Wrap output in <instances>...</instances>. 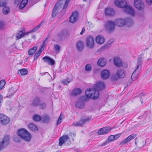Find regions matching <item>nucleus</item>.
<instances>
[{
	"label": "nucleus",
	"mask_w": 152,
	"mask_h": 152,
	"mask_svg": "<svg viewBox=\"0 0 152 152\" xmlns=\"http://www.w3.org/2000/svg\"><path fill=\"white\" fill-rule=\"evenodd\" d=\"M115 4L119 7L124 8V11L130 15L134 16L135 12L134 9L130 6L127 5V2L124 0L120 1L119 0H116L114 1Z\"/></svg>",
	"instance_id": "nucleus-1"
},
{
	"label": "nucleus",
	"mask_w": 152,
	"mask_h": 152,
	"mask_svg": "<svg viewBox=\"0 0 152 152\" xmlns=\"http://www.w3.org/2000/svg\"><path fill=\"white\" fill-rule=\"evenodd\" d=\"M91 91V88L88 89L85 91V95L86 96H82L80 99L83 101H86L88 100V98L93 99H97L99 96V93L96 90L93 91Z\"/></svg>",
	"instance_id": "nucleus-2"
},
{
	"label": "nucleus",
	"mask_w": 152,
	"mask_h": 152,
	"mask_svg": "<svg viewBox=\"0 0 152 152\" xmlns=\"http://www.w3.org/2000/svg\"><path fill=\"white\" fill-rule=\"evenodd\" d=\"M70 0H66L64 1V0H59L55 5L54 8L52 11V16L53 17H55L56 14V11L58 9H60L63 6V9L64 10L67 7L68 5Z\"/></svg>",
	"instance_id": "nucleus-3"
},
{
	"label": "nucleus",
	"mask_w": 152,
	"mask_h": 152,
	"mask_svg": "<svg viewBox=\"0 0 152 152\" xmlns=\"http://www.w3.org/2000/svg\"><path fill=\"white\" fill-rule=\"evenodd\" d=\"M114 22L115 25L119 27L122 26L126 23L129 26H131L133 23V20L130 18L126 19L121 18L116 19L115 20Z\"/></svg>",
	"instance_id": "nucleus-4"
},
{
	"label": "nucleus",
	"mask_w": 152,
	"mask_h": 152,
	"mask_svg": "<svg viewBox=\"0 0 152 152\" xmlns=\"http://www.w3.org/2000/svg\"><path fill=\"white\" fill-rule=\"evenodd\" d=\"M17 134L22 139L27 141H29L31 139V135L29 132L25 129H18Z\"/></svg>",
	"instance_id": "nucleus-5"
},
{
	"label": "nucleus",
	"mask_w": 152,
	"mask_h": 152,
	"mask_svg": "<svg viewBox=\"0 0 152 152\" xmlns=\"http://www.w3.org/2000/svg\"><path fill=\"white\" fill-rule=\"evenodd\" d=\"M142 58L139 57L138 58L137 61V67L135 68L134 72H133L131 76L132 79V80H134L138 78V73H136V72L138 70V72H140L141 69V65L142 64Z\"/></svg>",
	"instance_id": "nucleus-6"
},
{
	"label": "nucleus",
	"mask_w": 152,
	"mask_h": 152,
	"mask_svg": "<svg viewBox=\"0 0 152 152\" xmlns=\"http://www.w3.org/2000/svg\"><path fill=\"white\" fill-rule=\"evenodd\" d=\"M115 25L114 22L111 20H109L106 22L104 26L106 30L110 32H111L114 30Z\"/></svg>",
	"instance_id": "nucleus-7"
},
{
	"label": "nucleus",
	"mask_w": 152,
	"mask_h": 152,
	"mask_svg": "<svg viewBox=\"0 0 152 152\" xmlns=\"http://www.w3.org/2000/svg\"><path fill=\"white\" fill-rule=\"evenodd\" d=\"M10 138L9 135L6 136L3 138L2 141L0 142V151L8 145Z\"/></svg>",
	"instance_id": "nucleus-8"
},
{
	"label": "nucleus",
	"mask_w": 152,
	"mask_h": 152,
	"mask_svg": "<svg viewBox=\"0 0 152 152\" xmlns=\"http://www.w3.org/2000/svg\"><path fill=\"white\" fill-rule=\"evenodd\" d=\"M114 63L116 66L118 67L123 66L126 68L127 67V64L126 63H122L121 59L118 57H115L114 58Z\"/></svg>",
	"instance_id": "nucleus-9"
},
{
	"label": "nucleus",
	"mask_w": 152,
	"mask_h": 152,
	"mask_svg": "<svg viewBox=\"0 0 152 152\" xmlns=\"http://www.w3.org/2000/svg\"><path fill=\"white\" fill-rule=\"evenodd\" d=\"M134 6L138 10H142L144 8V4L143 2L141 0H134Z\"/></svg>",
	"instance_id": "nucleus-10"
},
{
	"label": "nucleus",
	"mask_w": 152,
	"mask_h": 152,
	"mask_svg": "<svg viewBox=\"0 0 152 152\" xmlns=\"http://www.w3.org/2000/svg\"><path fill=\"white\" fill-rule=\"evenodd\" d=\"M86 46L89 48H92L94 46V39L91 36H89L86 38Z\"/></svg>",
	"instance_id": "nucleus-11"
},
{
	"label": "nucleus",
	"mask_w": 152,
	"mask_h": 152,
	"mask_svg": "<svg viewBox=\"0 0 152 152\" xmlns=\"http://www.w3.org/2000/svg\"><path fill=\"white\" fill-rule=\"evenodd\" d=\"M10 121L9 117L3 114H0V122L3 125L8 124Z\"/></svg>",
	"instance_id": "nucleus-12"
},
{
	"label": "nucleus",
	"mask_w": 152,
	"mask_h": 152,
	"mask_svg": "<svg viewBox=\"0 0 152 152\" xmlns=\"http://www.w3.org/2000/svg\"><path fill=\"white\" fill-rule=\"evenodd\" d=\"M112 129L109 127H105L100 129L98 132L99 135L105 134L110 131Z\"/></svg>",
	"instance_id": "nucleus-13"
},
{
	"label": "nucleus",
	"mask_w": 152,
	"mask_h": 152,
	"mask_svg": "<svg viewBox=\"0 0 152 152\" xmlns=\"http://www.w3.org/2000/svg\"><path fill=\"white\" fill-rule=\"evenodd\" d=\"M104 87L105 85L103 83L99 82L96 84L95 86V89L94 88H91V89L92 91H94V90H96L99 92V91H100L102 90L104 88Z\"/></svg>",
	"instance_id": "nucleus-14"
},
{
	"label": "nucleus",
	"mask_w": 152,
	"mask_h": 152,
	"mask_svg": "<svg viewBox=\"0 0 152 152\" xmlns=\"http://www.w3.org/2000/svg\"><path fill=\"white\" fill-rule=\"evenodd\" d=\"M136 136L137 134H132L130 135L125 139L123 140L120 144L119 145H124L127 143L133 140Z\"/></svg>",
	"instance_id": "nucleus-15"
},
{
	"label": "nucleus",
	"mask_w": 152,
	"mask_h": 152,
	"mask_svg": "<svg viewBox=\"0 0 152 152\" xmlns=\"http://www.w3.org/2000/svg\"><path fill=\"white\" fill-rule=\"evenodd\" d=\"M68 35V31L67 30H64L58 34L57 35L58 40L60 41H62Z\"/></svg>",
	"instance_id": "nucleus-16"
},
{
	"label": "nucleus",
	"mask_w": 152,
	"mask_h": 152,
	"mask_svg": "<svg viewBox=\"0 0 152 152\" xmlns=\"http://www.w3.org/2000/svg\"><path fill=\"white\" fill-rule=\"evenodd\" d=\"M116 75L118 78H123L126 76V72L123 69L119 68L116 72Z\"/></svg>",
	"instance_id": "nucleus-17"
},
{
	"label": "nucleus",
	"mask_w": 152,
	"mask_h": 152,
	"mask_svg": "<svg viewBox=\"0 0 152 152\" xmlns=\"http://www.w3.org/2000/svg\"><path fill=\"white\" fill-rule=\"evenodd\" d=\"M110 71L107 69L103 70L101 74L102 78V79H107L109 78L110 76Z\"/></svg>",
	"instance_id": "nucleus-18"
},
{
	"label": "nucleus",
	"mask_w": 152,
	"mask_h": 152,
	"mask_svg": "<svg viewBox=\"0 0 152 152\" xmlns=\"http://www.w3.org/2000/svg\"><path fill=\"white\" fill-rule=\"evenodd\" d=\"M69 138L68 135H65L61 137L59 139V145L61 146L64 143L68 140H69Z\"/></svg>",
	"instance_id": "nucleus-19"
},
{
	"label": "nucleus",
	"mask_w": 152,
	"mask_h": 152,
	"mask_svg": "<svg viewBox=\"0 0 152 152\" xmlns=\"http://www.w3.org/2000/svg\"><path fill=\"white\" fill-rule=\"evenodd\" d=\"M78 14L77 12H74L69 18V21L72 23L76 22L78 19Z\"/></svg>",
	"instance_id": "nucleus-20"
},
{
	"label": "nucleus",
	"mask_w": 152,
	"mask_h": 152,
	"mask_svg": "<svg viewBox=\"0 0 152 152\" xmlns=\"http://www.w3.org/2000/svg\"><path fill=\"white\" fill-rule=\"evenodd\" d=\"M42 60L45 62L50 65H53L55 63V61L53 59L48 56H45L43 57L42 58Z\"/></svg>",
	"instance_id": "nucleus-21"
},
{
	"label": "nucleus",
	"mask_w": 152,
	"mask_h": 152,
	"mask_svg": "<svg viewBox=\"0 0 152 152\" xmlns=\"http://www.w3.org/2000/svg\"><path fill=\"white\" fill-rule=\"evenodd\" d=\"M91 116L88 117L83 116H82L80 120L83 126L85 124L88 123L91 120Z\"/></svg>",
	"instance_id": "nucleus-22"
},
{
	"label": "nucleus",
	"mask_w": 152,
	"mask_h": 152,
	"mask_svg": "<svg viewBox=\"0 0 152 152\" xmlns=\"http://www.w3.org/2000/svg\"><path fill=\"white\" fill-rule=\"evenodd\" d=\"M106 15L109 16H113L114 15L115 12L114 10L109 8H106L105 10Z\"/></svg>",
	"instance_id": "nucleus-23"
},
{
	"label": "nucleus",
	"mask_w": 152,
	"mask_h": 152,
	"mask_svg": "<svg viewBox=\"0 0 152 152\" xmlns=\"http://www.w3.org/2000/svg\"><path fill=\"white\" fill-rule=\"evenodd\" d=\"M97 64L100 66H104L106 64V60L104 58L101 57L99 59Z\"/></svg>",
	"instance_id": "nucleus-24"
},
{
	"label": "nucleus",
	"mask_w": 152,
	"mask_h": 152,
	"mask_svg": "<svg viewBox=\"0 0 152 152\" xmlns=\"http://www.w3.org/2000/svg\"><path fill=\"white\" fill-rule=\"evenodd\" d=\"M17 91V89L14 90V88L12 87L9 89L7 94V97L10 98L12 97Z\"/></svg>",
	"instance_id": "nucleus-25"
},
{
	"label": "nucleus",
	"mask_w": 152,
	"mask_h": 152,
	"mask_svg": "<svg viewBox=\"0 0 152 152\" xmlns=\"http://www.w3.org/2000/svg\"><path fill=\"white\" fill-rule=\"evenodd\" d=\"M40 103V100L39 98L36 97L33 99L31 105L32 106L37 107L38 106Z\"/></svg>",
	"instance_id": "nucleus-26"
},
{
	"label": "nucleus",
	"mask_w": 152,
	"mask_h": 152,
	"mask_svg": "<svg viewBox=\"0 0 152 152\" xmlns=\"http://www.w3.org/2000/svg\"><path fill=\"white\" fill-rule=\"evenodd\" d=\"M29 33V32L26 33L20 30L18 31L16 35V37L17 38V39H18L22 38L25 35H28Z\"/></svg>",
	"instance_id": "nucleus-27"
},
{
	"label": "nucleus",
	"mask_w": 152,
	"mask_h": 152,
	"mask_svg": "<svg viewBox=\"0 0 152 152\" xmlns=\"http://www.w3.org/2000/svg\"><path fill=\"white\" fill-rule=\"evenodd\" d=\"M96 41L99 44H102L104 42V39L103 36L99 35L96 37Z\"/></svg>",
	"instance_id": "nucleus-28"
},
{
	"label": "nucleus",
	"mask_w": 152,
	"mask_h": 152,
	"mask_svg": "<svg viewBox=\"0 0 152 152\" xmlns=\"http://www.w3.org/2000/svg\"><path fill=\"white\" fill-rule=\"evenodd\" d=\"M83 42L80 41H78L76 44V48L77 50L81 51L83 50Z\"/></svg>",
	"instance_id": "nucleus-29"
},
{
	"label": "nucleus",
	"mask_w": 152,
	"mask_h": 152,
	"mask_svg": "<svg viewBox=\"0 0 152 152\" xmlns=\"http://www.w3.org/2000/svg\"><path fill=\"white\" fill-rule=\"evenodd\" d=\"M28 127L31 130L35 132H37L38 130L37 126L33 123L30 124Z\"/></svg>",
	"instance_id": "nucleus-30"
},
{
	"label": "nucleus",
	"mask_w": 152,
	"mask_h": 152,
	"mask_svg": "<svg viewBox=\"0 0 152 152\" xmlns=\"http://www.w3.org/2000/svg\"><path fill=\"white\" fill-rule=\"evenodd\" d=\"M41 120L43 123H48L50 121V119L48 115L45 114L42 116Z\"/></svg>",
	"instance_id": "nucleus-31"
},
{
	"label": "nucleus",
	"mask_w": 152,
	"mask_h": 152,
	"mask_svg": "<svg viewBox=\"0 0 152 152\" xmlns=\"http://www.w3.org/2000/svg\"><path fill=\"white\" fill-rule=\"evenodd\" d=\"M76 107L79 108H83L85 106V104L83 101H78L76 102Z\"/></svg>",
	"instance_id": "nucleus-32"
},
{
	"label": "nucleus",
	"mask_w": 152,
	"mask_h": 152,
	"mask_svg": "<svg viewBox=\"0 0 152 152\" xmlns=\"http://www.w3.org/2000/svg\"><path fill=\"white\" fill-rule=\"evenodd\" d=\"M28 70L27 69L23 68L18 70V74L22 75H27L28 73Z\"/></svg>",
	"instance_id": "nucleus-33"
},
{
	"label": "nucleus",
	"mask_w": 152,
	"mask_h": 152,
	"mask_svg": "<svg viewBox=\"0 0 152 152\" xmlns=\"http://www.w3.org/2000/svg\"><path fill=\"white\" fill-rule=\"evenodd\" d=\"M28 2V0H23L19 6L20 9H23L26 5Z\"/></svg>",
	"instance_id": "nucleus-34"
},
{
	"label": "nucleus",
	"mask_w": 152,
	"mask_h": 152,
	"mask_svg": "<svg viewBox=\"0 0 152 152\" xmlns=\"http://www.w3.org/2000/svg\"><path fill=\"white\" fill-rule=\"evenodd\" d=\"M115 137L113 135H111L109 136L107 140L106 141L104 142L103 144V145H106L108 143H109V142H111L115 140L114 138Z\"/></svg>",
	"instance_id": "nucleus-35"
},
{
	"label": "nucleus",
	"mask_w": 152,
	"mask_h": 152,
	"mask_svg": "<svg viewBox=\"0 0 152 152\" xmlns=\"http://www.w3.org/2000/svg\"><path fill=\"white\" fill-rule=\"evenodd\" d=\"M37 49V47L34 46L28 50V54L32 56L36 51Z\"/></svg>",
	"instance_id": "nucleus-36"
},
{
	"label": "nucleus",
	"mask_w": 152,
	"mask_h": 152,
	"mask_svg": "<svg viewBox=\"0 0 152 152\" xmlns=\"http://www.w3.org/2000/svg\"><path fill=\"white\" fill-rule=\"evenodd\" d=\"M81 93V90L80 88H76L72 92V95L75 96L78 94H80Z\"/></svg>",
	"instance_id": "nucleus-37"
},
{
	"label": "nucleus",
	"mask_w": 152,
	"mask_h": 152,
	"mask_svg": "<svg viewBox=\"0 0 152 152\" xmlns=\"http://www.w3.org/2000/svg\"><path fill=\"white\" fill-rule=\"evenodd\" d=\"M42 118L40 116L35 114L33 116V119L34 121L38 122L42 120Z\"/></svg>",
	"instance_id": "nucleus-38"
},
{
	"label": "nucleus",
	"mask_w": 152,
	"mask_h": 152,
	"mask_svg": "<svg viewBox=\"0 0 152 152\" xmlns=\"http://www.w3.org/2000/svg\"><path fill=\"white\" fill-rule=\"evenodd\" d=\"M80 119L79 121L75 122H74L72 124V125L75 126H81L83 127V124L82 123V121Z\"/></svg>",
	"instance_id": "nucleus-39"
},
{
	"label": "nucleus",
	"mask_w": 152,
	"mask_h": 152,
	"mask_svg": "<svg viewBox=\"0 0 152 152\" xmlns=\"http://www.w3.org/2000/svg\"><path fill=\"white\" fill-rule=\"evenodd\" d=\"M2 12L4 15H7L10 12V8L7 6L4 7L3 9Z\"/></svg>",
	"instance_id": "nucleus-40"
},
{
	"label": "nucleus",
	"mask_w": 152,
	"mask_h": 152,
	"mask_svg": "<svg viewBox=\"0 0 152 152\" xmlns=\"http://www.w3.org/2000/svg\"><path fill=\"white\" fill-rule=\"evenodd\" d=\"M42 51V50L40 49L36 53L34 56V61L37 59L40 56Z\"/></svg>",
	"instance_id": "nucleus-41"
},
{
	"label": "nucleus",
	"mask_w": 152,
	"mask_h": 152,
	"mask_svg": "<svg viewBox=\"0 0 152 152\" xmlns=\"http://www.w3.org/2000/svg\"><path fill=\"white\" fill-rule=\"evenodd\" d=\"M151 115V113L150 111H146L145 112L143 116H144L145 118L148 117V118L150 119V116Z\"/></svg>",
	"instance_id": "nucleus-42"
},
{
	"label": "nucleus",
	"mask_w": 152,
	"mask_h": 152,
	"mask_svg": "<svg viewBox=\"0 0 152 152\" xmlns=\"http://www.w3.org/2000/svg\"><path fill=\"white\" fill-rule=\"evenodd\" d=\"M39 108L41 109H45L47 107L46 104L44 103H40L39 105L38 106Z\"/></svg>",
	"instance_id": "nucleus-43"
},
{
	"label": "nucleus",
	"mask_w": 152,
	"mask_h": 152,
	"mask_svg": "<svg viewBox=\"0 0 152 152\" xmlns=\"http://www.w3.org/2000/svg\"><path fill=\"white\" fill-rule=\"evenodd\" d=\"M72 81V80H69V78H67V79L64 80L62 81V83L64 84L67 85Z\"/></svg>",
	"instance_id": "nucleus-44"
},
{
	"label": "nucleus",
	"mask_w": 152,
	"mask_h": 152,
	"mask_svg": "<svg viewBox=\"0 0 152 152\" xmlns=\"http://www.w3.org/2000/svg\"><path fill=\"white\" fill-rule=\"evenodd\" d=\"M5 80H2L0 81V90H1L5 84Z\"/></svg>",
	"instance_id": "nucleus-45"
},
{
	"label": "nucleus",
	"mask_w": 152,
	"mask_h": 152,
	"mask_svg": "<svg viewBox=\"0 0 152 152\" xmlns=\"http://www.w3.org/2000/svg\"><path fill=\"white\" fill-rule=\"evenodd\" d=\"M42 24V23H40L38 26H37V27H35L34 29L31 31H30L29 32V33H31L32 32H34V31H37V30L41 26V24Z\"/></svg>",
	"instance_id": "nucleus-46"
},
{
	"label": "nucleus",
	"mask_w": 152,
	"mask_h": 152,
	"mask_svg": "<svg viewBox=\"0 0 152 152\" xmlns=\"http://www.w3.org/2000/svg\"><path fill=\"white\" fill-rule=\"evenodd\" d=\"M85 70L87 71H90L91 70V65L87 64L85 66Z\"/></svg>",
	"instance_id": "nucleus-47"
},
{
	"label": "nucleus",
	"mask_w": 152,
	"mask_h": 152,
	"mask_svg": "<svg viewBox=\"0 0 152 152\" xmlns=\"http://www.w3.org/2000/svg\"><path fill=\"white\" fill-rule=\"evenodd\" d=\"M7 3L5 1L0 0V7H2L6 5Z\"/></svg>",
	"instance_id": "nucleus-48"
},
{
	"label": "nucleus",
	"mask_w": 152,
	"mask_h": 152,
	"mask_svg": "<svg viewBox=\"0 0 152 152\" xmlns=\"http://www.w3.org/2000/svg\"><path fill=\"white\" fill-rule=\"evenodd\" d=\"M54 48L56 52H58L60 50L61 47L59 45H56L54 46Z\"/></svg>",
	"instance_id": "nucleus-49"
},
{
	"label": "nucleus",
	"mask_w": 152,
	"mask_h": 152,
	"mask_svg": "<svg viewBox=\"0 0 152 152\" xmlns=\"http://www.w3.org/2000/svg\"><path fill=\"white\" fill-rule=\"evenodd\" d=\"M4 26V23L3 22H0V29L2 30Z\"/></svg>",
	"instance_id": "nucleus-50"
},
{
	"label": "nucleus",
	"mask_w": 152,
	"mask_h": 152,
	"mask_svg": "<svg viewBox=\"0 0 152 152\" xmlns=\"http://www.w3.org/2000/svg\"><path fill=\"white\" fill-rule=\"evenodd\" d=\"M118 77L115 75H113L111 76V78L112 80L115 81L117 80L118 79Z\"/></svg>",
	"instance_id": "nucleus-51"
},
{
	"label": "nucleus",
	"mask_w": 152,
	"mask_h": 152,
	"mask_svg": "<svg viewBox=\"0 0 152 152\" xmlns=\"http://www.w3.org/2000/svg\"><path fill=\"white\" fill-rule=\"evenodd\" d=\"M62 122V119L61 117V115H60L59 117L58 121L56 124L57 125H58L59 124H60L61 122Z\"/></svg>",
	"instance_id": "nucleus-52"
},
{
	"label": "nucleus",
	"mask_w": 152,
	"mask_h": 152,
	"mask_svg": "<svg viewBox=\"0 0 152 152\" xmlns=\"http://www.w3.org/2000/svg\"><path fill=\"white\" fill-rule=\"evenodd\" d=\"M113 42V39H110L107 42L108 45H110Z\"/></svg>",
	"instance_id": "nucleus-53"
},
{
	"label": "nucleus",
	"mask_w": 152,
	"mask_h": 152,
	"mask_svg": "<svg viewBox=\"0 0 152 152\" xmlns=\"http://www.w3.org/2000/svg\"><path fill=\"white\" fill-rule=\"evenodd\" d=\"M147 3L149 5L152 4V0H146Z\"/></svg>",
	"instance_id": "nucleus-54"
},
{
	"label": "nucleus",
	"mask_w": 152,
	"mask_h": 152,
	"mask_svg": "<svg viewBox=\"0 0 152 152\" xmlns=\"http://www.w3.org/2000/svg\"><path fill=\"white\" fill-rule=\"evenodd\" d=\"M120 135H121V134H116V135H113L115 137H115L114 138L115 139H115H116L118 138L120 136Z\"/></svg>",
	"instance_id": "nucleus-55"
},
{
	"label": "nucleus",
	"mask_w": 152,
	"mask_h": 152,
	"mask_svg": "<svg viewBox=\"0 0 152 152\" xmlns=\"http://www.w3.org/2000/svg\"><path fill=\"white\" fill-rule=\"evenodd\" d=\"M48 39V38H46L43 41V42L42 43V47H43L45 45V42L47 41Z\"/></svg>",
	"instance_id": "nucleus-56"
},
{
	"label": "nucleus",
	"mask_w": 152,
	"mask_h": 152,
	"mask_svg": "<svg viewBox=\"0 0 152 152\" xmlns=\"http://www.w3.org/2000/svg\"><path fill=\"white\" fill-rule=\"evenodd\" d=\"M40 73L41 74V76H42L45 75L46 74H47L49 75H50L49 74L48 72H40Z\"/></svg>",
	"instance_id": "nucleus-57"
},
{
	"label": "nucleus",
	"mask_w": 152,
	"mask_h": 152,
	"mask_svg": "<svg viewBox=\"0 0 152 152\" xmlns=\"http://www.w3.org/2000/svg\"><path fill=\"white\" fill-rule=\"evenodd\" d=\"M85 31V27H83L82 28V31H81V32L80 33V34H81V35H82L83 34V33Z\"/></svg>",
	"instance_id": "nucleus-58"
},
{
	"label": "nucleus",
	"mask_w": 152,
	"mask_h": 152,
	"mask_svg": "<svg viewBox=\"0 0 152 152\" xmlns=\"http://www.w3.org/2000/svg\"><path fill=\"white\" fill-rule=\"evenodd\" d=\"M107 47V45L104 46H103V47H102L101 48H100V49L101 50H103V49H104L105 48H106Z\"/></svg>",
	"instance_id": "nucleus-59"
},
{
	"label": "nucleus",
	"mask_w": 152,
	"mask_h": 152,
	"mask_svg": "<svg viewBox=\"0 0 152 152\" xmlns=\"http://www.w3.org/2000/svg\"><path fill=\"white\" fill-rule=\"evenodd\" d=\"M140 95L141 96H144L145 95V94L143 92H141L140 94Z\"/></svg>",
	"instance_id": "nucleus-60"
},
{
	"label": "nucleus",
	"mask_w": 152,
	"mask_h": 152,
	"mask_svg": "<svg viewBox=\"0 0 152 152\" xmlns=\"http://www.w3.org/2000/svg\"><path fill=\"white\" fill-rule=\"evenodd\" d=\"M3 96L2 95H0V102H2L3 100Z\"/></svg>",
	"instance_id": "nucleus-61"
},
{
	"label": "nucleus",
	"mask_w": 152,
	"mask_h": 152,
	"mask_svg": "<svg viewBox=\"0 0 152 152\" xmlns=\"http://www.w3.org/2000/svg\"><path fill=\"white\" fill-rule=\"evenodd\" d=\"M141 142L142 143H143V144L142 145V147H143L145 145V144H146V142H145V144H144V141L143 140Z\"/></svg>",
	"instance_id": "nucleus-62"
},
{
	"label": "nucleus",
	"mask_w": 152,
	"mask_h": 152,
	"mask_svg": "<svg viewBox=\"0 0 152 152\" xmlns=\"http://www.w3.org/2000/svg\"><path fill=\"white\" fill-rule=\"evenodd\" d=\"M18 0H15V4L16 3H17V4H18Z\"/></svg>",
	"instance_id": "nucleus-63"
},
{
	"label": "nucleus",
	"mask_w": 152,
	"mask_h": 152,
	"mask_svg": "<svg viewBox=\"0 0 152 152\" xmlns=\"http://www.w3.org/2000/svg\"><path fill=\"white\" fill-rule=\"evenodd\" d=\"M142 117H143L142 116H140L139 117V118L140 119V118H142Z\"/></svg>",
	"instance_id": "nucleus-64"
}]
</instances>
